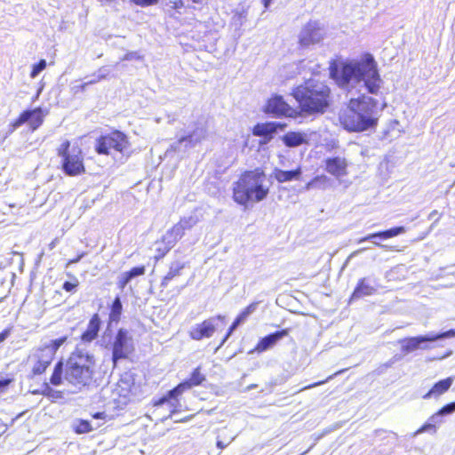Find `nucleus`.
I'll return each mask as SVG.
<instances>
[{
    "label": "nucleus",
    "instance_id": "obj_56",
    "mask_svg": "<svg viewBox=\"0 0 455 455\" xmlns=\"http://www.w3.org/2000/svg\"><path fill=\"white\" fill-rule=\"evenodd\" d=\"M56 243H57V239H54L53 241H52V242L50 243V244H49V248H50V250H52V249L55 247Z\"/></svg>",
    "mask_w": 455,
    "mask_h": 455
},
{
    "label": "nucleus",
    "instance_id": "obj_43",
    "mask_svg": "<svg viewBox=\"0 0 455 455\" xmlns=\"http://www.w3.org/2000/svg\"><path fill=\"white\" fill-rule=\"evenodd\" d=\"M43 394H44V395L50 397V398H53V399H57V398L60 397V392L52 389L49 386H46Z\"/></svg>",
    "mask_w": 455,
    "mask_h": 455
},
{
    "label": "nucleus",
    "instance_id": "obj_14",
    "mask_svg": "<svg viewBox=\"0 0 455 455\" xmlns=\"http://www.w3.org/2000/svg\"><path fill=\"white\" fill-rule=\"evenodd\" d=\"M191 387H193V386L187 379V380L180 383L173 389L170 390L165 396L160 398L156 403V405H163L165 403H168L170 404V407L172 408V411H171V415H172L173 413L178 411L177 407L180 404V403L177 400V397L179 395H180L186 390L190 389Z\"/></svg>",
    "mask_w": 455,
    "mask_h": 455
},
{
    "label": "nucleus",
    "instance_id": "obj_36",
    "mask_svg": "<svg viewBox=\"0 0 455 455\" xmlns=\"http://www.w3.org/2000/svg\"><path fill=\"white\" fill-rule=\"evenodd\" d=\"M188 380L193 387H195L202 384L203 381L205 380V377L200 372V369L196 368L194 370L190 378Z\"/></svg>",
    "mask_w": 455,
    "mask_h": 455
},
{
    "label": "nucleus",
    "instance_id": "obj_29",
    "mask_svg": "<svg viewBox=\"0 0 455 455\" xmlns=\"http://www.w3.org/2000/svg\"><path fill=\"white\" fill-rule=\"evenodd\" d=\"M282 140L286 147L295 148L306 143L307 136L302 132H289L283 136Z\"/></svg>",
    "mask_w": 455,
    "mask_h": 455
},
{
    "label": "nucleus",
    "instance_id": "obj_31",
    "mask_svg": "<svg viewBox=\"0 0 455 455\" xmlns=\"http://www.w3.org/2000/svg\"><path fill=\"white\" fill-rule=\"evenodd\" d=\"M331 183L332 181L328 176L324 174L317 175L306 185V189L310 190L316 188L324 190L330 188Z\"/></svg>",
    "mask_w": 455,
    "mask_h": 455
},
{
    "label": "nucleus",
    "instance_id": "obj_46",
    "mask_svg": "<svg viewBox=\"0 0 455 455\" xmlns=\"http://www.w3.org/2000/svg\"><path fill=\"white\" fill-rule=\"evenodd\" d=\"M241 323L239 322H237L236 319H235V321L233 322L232 325L229 327V330H228V332L227 334V336L225 337V339L222 340L220 346H222L224 344V342L227 340V339L228 338V336L240 325Z\"/></svg>",
    "mask_w": 455,
    "mask_h": 455
},
{
    "label": "nucleus",
    "instance_id": "obj_44",
    "mask_svg": "<svg viewBox=\"0 0 455 455\" xmlns=\"http://www.w3.org/2000/svg\"><path fill=\"white\" fill-rule=\"evenodd\" d=\"M95 74L97 75V80H103L109 75V70L105 67H101Z\"/></svg>",
    "mask_w": 455,
    "mask_h": 455
},
{
    "label": "nucleus",
    "instance_id": "obj_63",
    "mask_svg": "<svg viewBox=\"0 0 455 455\" xmlns=\"http://www.w3.org/2000/svg\"><path fill=\"white\" fill-rule=\"evenodd\" d=\"M241 36H242V33H240V32H239V33L237 34V36H238V37H240Z\"/></svg>",
    "mask_w": 455,
    "mask_h": 455
},
{
    "label": "nucleus",
    "instance_id": "obj_38",
    "mask_svg": "<svg viewBox=\"0 0 455 455\" xmlns=\"http://www.w3.org/2000/svg\"><path fill=\"white\" fill-rule=\"evenodd\" d=\"M47 66L45 60H40L37 63L32 66V70L30 73L31 78H36L44 69H45Z\"/></svg>",
    "mask_w": 455,
    "mask_h": 455
},
{
    "label": "nucleus",
    "instance_id": "obj_16",
    "mask_svg": "<svg viewBox=\"0 0 455 455\" xmlns=\"http://www.w3.org/2000/svg\"><path fill=\"white\" fill-rule=\"evenodd\" d=\"M348 162L344 156H331L324 160V170L337 179L347 174Z\"/></svg>",
    "mask_w": 455,
    "mask_h": 455
},
{
    "label": "nucleus",
    "instance_id": "obj_53",
    "mask_svg": "<svg viewBox=\"0 0 455 455\" xmlns=\"http://www.w3.org/2000/svg\"><path fill=\"white\" fill-rule=\"evenodd\" d=\"M92 76V79L88 81V84H90V85L94 84L100 81V80H97V75L95 73Z\"/></svg>",
    "mask_w": 455,
    "mask_h": 455
},
{
    "label": "nucleus",
    "instance_id": "obj_12",
    "mask_svg": "<svg viewBox=\"0 0 455 455\" xmlns=\"http://www.w3.org/2000/svg\"><path fill=\"white\" fill-rule=\"evenodd\" d=\"M134 380L130 373H124L121 376L112 392L113 400L118 403L125 404L129 399Z\"/></svg>",
    "mask_w": 455,
    "mask_h": 455
},
{
    "label": "nucleus",
    "instance_id": "obj_18",
    "mask_svg": "<svg viewBox=\"0 0 455 455\" xmlns=\"http://www.w3.org/2000/svg\"><path fill=\"white\" fill-rule=\"evenodd\" d=\"M406 232V229L404 227H395V228H392L390 229H387V230H384V231H380V232H377V233H372V234H369L368 235L361 238L359 240V243H363L364 241H371L375 245L380 247V248H383V249H387L388 246L386 245V244H382L379 242H376L374 241L375 238H380V239H388V238H392V237H395V236H397L399 235H402L403 233Z\"/></svg>",
    "mask_w": 455,
    "mask_h": 455
},
{
    "label": "nucleus",
    "instance_id": "obj_19",
    "mask_svg": "<svg viewBox=\"0 0 455 455\" xmlns=\"http://www.w3.org/2000/svg\"><path fill=\"white\" fill-rule=\"evenodd\" d=\"M455 411V402L448 403L441 408L436 413L430 417L428 422L424 424L417 432L416 435L427 432L430 430L435 431V425L441 423V417L451 414Z\"/></svg>",
    "mask_w": 455,
    "mask_h": 455
},
{
    "label": "nucleus",
    "instance_id": "obj_33",
    "mask_svg": "<svg viewBox=\"0 0 455 455\" xmlns=\"http://www.w3.org/2000/svg\"><path fill=\"white\" fill-rule=\"evenodd\" d=\"M197 223V219L196 217L190 216L188 218H183L180 220L179 223L174 225V232L178 235H184V231L187 229L192 228Z\"/></svg>",
    "mask_w": 455,
    "mask_h": 455
},
{
    "label": "nucleus",
    "instance_id": "obj_50",
    "mask_svg": "<svg viewBox=\"0 0 455 455\" xmlns=\"http://www.w3.org/2000/svg\"><path fill=\"white\" fill-rule=\"evenodd\" d=\"M341 372H343V371H337L336 373H334L333 375H331V376L328 377L325 380H323V381H320V382H318V383H315V384H313V385L308 386L307 387H315V386L321 385V384H323V383H325V382H327L329 379H331L333 378V376H336V375H338V374H339V373H341Z\"/></svg>",
    "mask_w": 455,
    "mask_h": 455
},
{
    "label": "nucleus",
    "instance_id": "obj_30",
    "mask_svg": "<svg viewBox=\"0 0 455 455\" xmlns=\"http://www.w3.org/2000/svg\"><path fill=\"white\" fill-rule=\"evenodd\" d=\"M452 382H453V378L452 377H449L447 379H442V380L438 381L423 396V398L428 399V398H430L433 395L438 396V395L443 394L444 392H446L450 388V387L451 386Z\"/></svg>",
    "mask_w": 455,
    "mask_h": 455
},
{
    "label": "nucleus",
    "instance_id": "obj_34",
    "mask_svg": "<svg viewBox=\"0 0 455 455\" xmlns=\"http://www.w3.org/2000/svg\"><path fill=\"white\" fill-rule=\"evenodd\" d=\"M123 311V305L121 299L116 297L110 308L109 320L110 322L117 323L120 320V316Z\"/></svg>",
    "mask_w": 455,
    "mask_h": 455
},
{
    "label": "nucleus",
    "instance_id": "obj_47",
    "mask_svg": "<svg viewBox=\"0 0 455 455\" xmlns=\"http://www.w3.org/2000/svg\"><path fill=\"white\" fill-rule=\"evenodd\" d=\"M243 13H236L234 17H233V22L235 26L237 27H241L243 23Z\"/></svg>",
    "mask_w": 455,
    "mask_h": 455
},
{
    "label": "nucleus",
    "instance_id": "obj_10",
    "mask_svg": "<svg viewBox=\"0 0 455 455\" xmlns=\"http://www.w3.org/2000/svg\"><path fill=\"white\" fill-rule=\"evenodd\" d=\"M67 337H61L52 339L45 343L42 347L37 348L30 356L29 360H39L47 365H50L56 351L64 344Z\"/></svg>",
    "mask_w": 455,
    "mask_h": 455
},
{
    "label": "nucleus",
    "instance_id": "obj_49",
    "mask_svg": "<svg viewBox=\"0 0 455 455\" xmlns=\"http://www.w3.org/2000/svg\"><path fill=\"white\" fill-rule=\"evenodd\" d=\"M88 85H90V84H88V82H85L78 86H75L74 87L75 93H77L79 91L84 92Z\"/></svg>",
    "mask_w": 455,
    "mask_h": 455
},
{
    "label": "nucleus",
    "instance_id": "obj_20",
    "mask_svg": "<svg viewBox=\"0 0 455 455\" xmlns=\"http://www.w3.org/2000/svg\"><path fill=\"white\" fill-rule=\"evenodd\" d=\"M206 136V128L204 125H198L188 135L181 137L178 140L177 145L175 146V149L179 148L183 143H185V147H196L197 144L205 140Z\"/></svg>",
    "mask_w": 455,
    "mask_h": 455
},
{
    "label": "nucleus",
    "instance_id": "obj_45",
    "mask_svg": "<svg viewBox=\"0 0 455 455\" xmlns=\"http://www.w3.org/2000/svg\"><path fill=\"white\" fill-rule=\"evenodd\" d=\"M78 286V281L77 279H76V282L75 283H71V282H65L62 285V288L66 291H73L76 290V288Z\"/></svg>",
    "mask_w": 455,
    "mask_h": 455
},
{
    "label": "nucleus",
    "instance_id": "obj_2",
    "mask_svg": "<svg viewBox=\"0 0 455 455\" xmlns=\"http://www.w3.org/2000/svg\"><path fill=\"white\" fill-rule=\"evenodd\" d=\"M95 359L89 352L76 349L68 359L65 368L62 361L58 362L51 376L50 382L59 386L64 379L78 390L89 387L93 381Z\"/></svg>",
    "mask_w": 455,
    "mask_h": 455
},
{
    "label": "nucleus",
    "instance_id": "obj_61",
    "mask_svg": "<svg viewBox=\"0 0 455 455\" xmlns=\"http://www.w3.org/2000/svg\"><path fill=\"white\" fill-rule=\"evenodd\" d=\"M364 250H365V249H360V250H358L357 251H355V253H359V252H361V251H364Z\"/></svg>",
    "mask_w": 455,
    "mask_h": 455
},
{
    "label": "nucleus",
    "instance_id": "obj_1",
    "mask_svg": "<svg viewBox=\"0 0 455 455\" xmlns=\"http://www.w3.org/2000/svg\"><path fill=\"white\" fill-rule=\"evenodd\" d=\"M331 76L342 89L350 91L356 85L363 86L371 94L377 95L382 86L377 63L371 54H365L361 60L342 62L331 67Z\"/></svg>",
    "mask_w": 455,
    "mask_h": 455
},
{
    "label": "nucleus",
    "instance_id": "obj_37",
    "mask_svg": "<svg viewBox=\"0 0 455 455\" xmlns=\"http://www.w3.org/2000/svg\"><path fill=\"white\" fill-rule=\"evenodd\" d=\"M75 431L78 434H85L92 430V427H91V424L87 420H78L74 425Z\"/></svg>",
    "mask_w": 455,
    "mask_h": 455
},
{
    "label": "nucleus",
    "instance_id": "obj_51",
    "mask_svg": "<svg viewBox=\"0 0 455 455\" xmlns=\"http://www.w3.org/2000/svg\"><path fill=\"white\" fill-rule=\"evenodd\" d=\"M235 438L232 437L228 443H224L220 440H218L217 441V447L220 448V449H224L226 448Z\"/></svg>",
    "mask_w": 455,
    "mask_h": 455
},
{
    "label": "nucleus",
    "instance_id": "obj_17",
    "mask_svg": "<svg viewBox=\"0 0 455 455\" xmlns=\"http://www.w3.org/2000/svg\"><path fill=\"white\" fill-rule=\"evenodd\" d=\"M265 110L275 116H292L295 113V110L279 95H275L268 100Z\"/></svg>",
    "mask_w": 455,
    "mask_h": 455
},
{
    "label": "nucleus",
    "instance_id": "obj_22",
    "mask_svg": "<svg viewBox=\"0 0 455 455\" xmlns=\"http://www.w3.org/2000/svg\"><path fill=\"white\" fill-rule=\"evenodd\" d=\"M288 330H282L267 335L257 344L255 350L259 353L264 352L275 346L280 339L288 335Z\"/></svg>",
    "mask_w": 455,
    "mask_h": 455
},
{
    "label": "nucleus",
    "instance_id": "obj_54",
    "mask_svg": "<svg viewBox=\"0 0 455 455\" xmlns=\"http://www.w3.org/2000/svg\"><path fill=\"white\" fill-rule=\"evenodd\" d=\"M135 3L138 4H140L141 6H146V5H149V4H153L154 2L147 1V2H135Z\"/></svg>",
    "mask_w": 455,
    "mask_h": 455
},
{
    "label": "nucleus",
    "instance_id": "obj_59",
    "mask_svg": "<svg viewBox=\"0 0 455 455\" xmlns=\"http://www.w3.org/2000/svg\"><path fill=\"white\" fill-rule=\"evenodd\" d=\"M436 214V211H433L430 215H429V218L432 219L435 215Z\"/></svg>",
    "mask_w": 455,
    "mask_h": 455
},
{
    "label": "nucleus",
    "instance_id": "obj_15",
    "mask_svg": "<svg viewBox=\"0 0 455 455\" xmlns=\"http://www.w3.org/2000/svg\"><path fill=\"white\" fill-rule=\"evenodd\" d=\"M191 387H193V386L187 379V380L180 383L173 389L170 390L165 396L160 398L156 403V405H163L165 403H168L170 404V407L172 408V411H171V415H172L173 413L178 411L177 407L180 404V403L177 400V397L179 395H180L186 390L190 389Z\"/></svg>",
    "mask_w": 455,
    "mask_h": 455
},
{
    "label": "nucleus",
    "instance_id": "obj_57",
    "mask_svg": "<svg viewBox=\"0 0 455 455\" xmlns=\"http://www.w3.org/2000/svg\"><path fill=\"white\" fill-rule=\"evenodd\" d=\"M256 387H257V385H256V384H251V385H250V386H248V387H246V390H248V391H249V390H251V389L255 388Z\"/></svg>",
    "mask_w": 455,
    "mask_h": 455
},
{
    "label": "nucleus",
    "instance_id": "obj_40",
    "mask_svg": "<svg viewBox=\"0 0 455 455\" xmlns=\"http://www.w3.org/2000/svg\"><path fill=\"white\" fill-rule=\"evenodd\" d=\"M145 271H146L145 267L140 266V267H132L131 270L126 271V274L128 275L130 279L132 280L133 278H135L137 276L144 275Z\"/></svg>",
    "mask_w": 455,
    "mask_h": 455
},
{
    "label": "nucleus",
    "instance_id": "obj_3",
    "mask_svg": "<svg viewBox=\"0 0 455 455\" xmlns=\"http://www.w3.org/2000/svg\"><path fill=\"white\" fill-rule=\"evenodd\" d=\"M380 111L377 100L363 94L350 99L347 108L339 113V122L348 132L374 130L378 125Z\"/></svg>",
    "mask_w": 455,
    "mask_h": 455
},
{
    "label": "nucleus",
    "instance_id": "obj_55",
    "mask_svg": "<svg viewBox=\"0 0 455 455\" xmlns=\"http://www.w3.org/2000/svg\"><path fill=\"white\" fill-rule=\"evenodd\" d=\"M174 4V5L172 6L173 8H179L180 6H182L183 5V2L182 1H180V2H172Z\"/></svg>",
    "mask_w": 455,
    "mask_h": 455
},
{
    "label": "nucleus",
    "instance_id": "obj_32",
    "mask_svg": "<svg viewBox=\"0 0 455 455\" xmlns=\"http://www.w3.org/2000/svg\"><path fill=\"white\" fill-rule=\"evenodd\" d=\"M420 341L421 339H419V336H417L399 339L398 343L401 344L402 352L404 354H409L419 349Z\"/></svg>",
    "mask_w": 455,
    "mask_h": 455
},
{
    "label": "nucleus",
    "instance_id": "obj_35",
    "mask_svg": "<svg viewBox=\"0 0 455 455\" xmlns=\"http://www.w3.org/2000/svg\"><path fill=\"white\" fill-rule=\"evenodd\" d=\"M257 307H258V302H253V303L250 304L235 318L237 320V322H239L240 323H244L246 321V319L248 318V316L250 315H251L257 309Z\"/></svg>",
    "mask_w": 455,
    "mask_h": 455
},
{
    "label": "nucleus",
    "instance_id": "obj_21",
    "mask_svg": "<svg viewBox=\"0 0 455 455\" xmlns=\"http://www.w3.org/2000/svg\"><path fill=\"white\" fill-rule=\"evenodd\" d=\"M285 127L286 124L281 122H269L257 124L253 129V134L270 140L273 134L276 133L278 130H283Z\"/></svg>",
    "mask_w": 455,
    "mask_h": 455
},
{
    "label": "nucleus",
    "instance_id": "obj_5",
    "mask_svg": "<svg viewBox=\"0 0 455 455\" xmlns=\"http://www.w3.org/2000/svg\"><path fill=\"white\" fill-rule=\"evenodd\" d=\"M301 111L307 114L323 113L331 103V90L323 83L309 79L292 92Z\"/></svg>",
    "mask_w": 455,
    "mask_h": 455
},
{
    "label": "nucleus",
    "instance_id": "obj_58",
    "mask_svg": "<svg viewBox=\"0 0 455 455\" xmlns=\"http://www.w3.org/2000/svg\"><path fill=\"white\" fill-rule=\"evenodd\" d=\"M270 3H271V2H268V1L263 2V4H264V7H265L266 9H267V8H268V6H269V4H270Z\"/></svg>",
    "mask_w": 455,
    "mask_h": 455
},
{
    "label": "nucleus",
    "instance_id": "obj_62",
    "mask_svg": "<svg viewBox=\"0 0 455 455\" xmlns=\"http://www.w3.org/2000/svg\"><path fill=\"white\" fill-rule=\"evenodd\" d=\"M4 384L0 380V388H1L2 387H4Z\"/></svg>",
    "mask_w": 455,
    "mask_h": 455
},
{
    "label": "nucleus",
    "instance_id": "obj_39",
    "mask_svg": "<svg viewBox=\"0 0 455 455\" xmlns=\"http://www.w3.org/2000/svg\"><path fill=\"white\" fill-rule=\"evenodd\" d=\"M34 362V365L32 367V373L34 375H40L45 371L46 368L49 366L44 363H41L39 360H31Z\"/></svg>",
    "mask_w": 455,
    "mask_h": 455
},
{
    "label": "nucleus",
    "instance_id": "obj_25",
    "mask_svg": "<svg viewBox=\"0 0 455 455\" xmlns=\"http://www.w3.org/2000/svg\"><path fill=\"white\" fill-rule=\"evenodd\" d=\"M301 174L302 170L300 167L291 171H283L279 168H275L271 177L275 179L279 183H283L291 180H299Z\"/></svg>",
    "mask_w": 455,
    "mask_h": 455
},
{
    "label": "nucleus",
    "instance_id": "obj_42",
    "mask_svg": "<svg viewBox=\"0 0 455 455\" xmlns=\"http://www.w3.org/2000/svg\"><path fill=\"white\" fill-rule=\"evenodd\" d=\"M132 280L126 274V272L122 273L117 280V285L120 289H124V287L131 282Z\"/></svg>",
    "mask_w": 455,
    "mask_h": 455
},
{
    "label": "nucleus",
    "instance_id": "obj_23",
    "mask_svg": "<svg viewBox=\"0 0 455 455\" xmlns=\"http://www.w3.org/2000/svg\"><path fill=\"white\" fill-rule=\"evenodd\" d=\"M452 337H455V330H449L447 331H443V332L437 333V334H427V335L419 336V339H421V341L419 342V344H420L419 349L429 350L433 347L430 345L431 342H435L439 339H449V338H452Z\"/></svg>",
    "mask_w": 455,
    "mask_h": 455
},
{
    "label": "nucleus",
    "instance_id": "obj_24",
    "mask_svg": "<svg viewBox=\"0 0 455 455\" xmlns=\"http://www.w3.org/2000/svg\"><path fill=\"white\" fill-rule=\"evenodd\" d=\"M377 291V287L371 284L367 278H361L355 288L351 299H358L365 296H371Z\"/></svg>",
    "mask_w": 455,
    "mask_h": 455
},
{
    "label": "nucleus",
    "instance_id": "obj_41",
    "mask_svg": "<svg viewBox=\"0 0 455 455\" xmlns=\"http://www.w3.org/2000/svg\"><path fill=\"white\" fill-rule=\"evenodd\" d=\"M143 59V55L140 54V52H127L121 60H141Z\"/></svg>",
    "mask_w": 455,
    "mask_h": 455
},
{
    "label": "nucleus",
    "instance_id": "obj_11",
    "mask_svg": "<svg viewBox=\"0 0 455 455\" xmlns=\"http://www.w3.org/2000/svg\"><path fill=\"white\" fill-rule=\"evenodd\" d=\"M325 35L323 27L318 21H309L299 34V44L302 46L321 42Z\"/></svg>",
    "mask_w": 455,
    "mask_h": 455
},
{
    "label": "nucleus",
    "instance_id": "obj_26",
    "mask_svg": "<svg viewBox=\"0 0 455 455\" xmlns=\"http://www.w3.org/2000/svg\"><path fill=\"white\" fill-rule=\"evenodd\" d=\"M181 235H176L174 232V227L169 231H167L162 238L161 242H157L156 244H164V248L157 247L156 250L161 252V256L165 255L176 243V242L181 238Z\"/></svg>",
    "mask_w": 455,
    "mask_h": 455
},
{
    "label": "nucleus",
    "instance_id": "obj_8",
    "mask_svg": "<svg viewBox=\"0 0 455 455\" xmlns=\"http://www.w3.org/2000/svg\"><path fill=\"white\" fill-rule=\"evenodd\" d=\"M129 145L127 137L119 131L100 137L95 145L98 154L108 155L110 149L123 152Z\"/></svg>",
    "mask_w": 455,
    "mask_h": 455
},
{
    "label": "nucleus",
    "instance_id": "obj_28",
    "mask_svg": "<svg viewBox=\"0 0 455 455\" xmlns=\"http://www.w3.org/2000/svg\"><path fill=\"white\" fill-rule=\"evenodd\" d=\"M185 267V263L176 260L171 263L169 271L167 274L164 276L160 286L162 288H166L169 284V283L173 280L175 277L180 276L181 275V271Z\"/></svg>",
    "mask_w": 455,
    "mask_h": 455
},
{
    "label": "nucleus",
    "instance_id": "obj_48",
    "mask_svg": "<svg viewBox=\"0 0 455 455\" xmlns=\"http://www.w3.org/2000/svg\"><path fill=\"white\" fill-rule=\"evenodd\" d=\"M11 334V329H5L0 333V343L4 341Z\"/></svg>",
    "mask_w": 455,
    "mask_h": 455
},
{
    "label": "nucleus",
    "instance_id": "obj_13",
    "mask_svg": "<svg viewBox=\"0 0 455 455\" xmlns=\"http://www.w3.org/2000/svg\"><path fill=\"white\" fill-rule=\"evenodd\" d=\"M43 111L40 108L33 110H26L20 114L19 118L12 124L9 133L25 123H28L32 130H36L43 124Z\"/></svg>",
    "mask_w": 455,
    "mask_h": 455
},
{
    "label": "nucleus",
    "instance_id": "obj_60",
    "mask_svg": "<svg viewBox=\"0 0 455 455\" xmlns=\"http://www.w3.org/2000/svg\"><path fill=\"white\" fill-rule=\"evenodd\" d=\"M393 363H394L393 361H390L389 363H387V367L391 366L393 364Z\"/></svg>",
    "mask_w": 455,
    "mask_h": 455
},
{
    "label": "nucleus",
    "instance_id": "obj_9",
    "mask_svg": "<svg viewBox=\"0 0 455 455\" xmlns=\"http://www.w3.org/2000/svg\"><path fill=\"white\" fill-rule=\"evenodd\" d=\"M224 320V316L219 315L215 317H211L201 323H196L191 327L189 336L192 339L201 340L205 338H211L218 328V323Z\"/></svg>",
    "mask_w": 455,
    "mask_h": 455
},
{
    "label": "nucleus",
    "instance_id": "obj_27",
    "mask_svg": "<svg viewBox=\"0 0 455 455\" xmlns=\"http://www.w3.org/2000/svg\"><path fill=\"white\" fill-rule=\"evenodd\" d=\"M101 321L98 314L90 319L86 331L82 335V340L91 342L96 339L100 329Z\"/></svg>",
    "mask_w": 455,
    "mask_h": 455
},
{
    "label": "nucleus",
    "instance_id": "obj_52",
    "mask_svg": "<svg viewBox=\"0 0 455 455\" xmlns=\"http://www.w3.org/2000/svg\"><path fill=\"white\" fill-rule=\"evenodd\" d=\"M84 253L78 255L76 259H70L68 264H67V267L72 265V264H76L77 262H79L81 260V259L84 257Z\"/></svg>",
    "mask_w": 455,
    "mask_h": 455
},
{
    "label": "nucleus",
    "instance_id": "obj_64",
    "mask_svg": "<svg viewBox=\"0 0 455 455\" xmlns=\"http://www.w3.org/2000/svg\"><path fill=\"white\" fill-rule=\"evenodd\" d=\"M4 300V298H0V302H2Z\"/></svg>",
    "mask_w": 455,
    "mask_h": 455
},
{
    "label": "nucleus",
    "instance_id": "obj_7",
    "mask_svg": "<svg viewBox=\"0 0 455 455\" xmlns=\"http://www.w3.org/2000/svg\"><path fill=\"white\" fill-rule=\"evenodd\" d=\"M112 350L113 367L116 368L118 361L127 359L134 352V341L129 331L121 328L117 331L112 341L106 344Z\"/></svg>",
    "mask_w": 455,
    "mask_h": 455
},
{
    "label": "nucleus",
    "instance_id": "obj_6",
    "mask_svg": "<svg viewBox=\"0 0 455 455\" xmlns=\"http://www.w3.org/2000/svg\"><path fill=\"white\" fill-rule=\"evenodd\" d=\"M57 154L61 157L63 172L68 176H76L84 173V157L79 147H70V141L65 140L57 148Z\"/></svg>",
    "mask_w": 455,
    "mask_h": 455
},
{
    "label": "nucleus",
    "instance_id": "obj_4",
    "mask_svg": "<svg viewBox=\"0 0 455 455\" xmlns=\"http://www.w3.org/2000/svg\"><path fill=\"white\" fill-rule=\"evenodd\" d=\"M266 183L265 172L259 168L243 172L233 184L234 201L243 206L261 202L269 193V186Z\"/></svg>",
    "mask_w": 455,
    "mask_h": 455
}]
</instances>
